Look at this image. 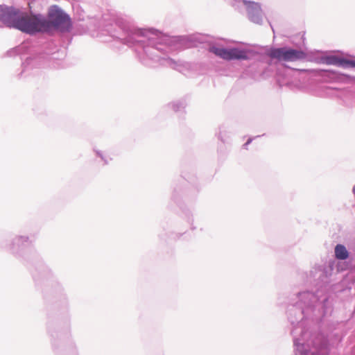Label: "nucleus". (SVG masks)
Listing matches in <instances>:
<instances>
[{"label":"nucleus","instance_id":"f03ea898","mask_svg":"<svg viewBox=\"0 0 355 355\" xmlns=\"http://www.w3.org/2000/svg\"><path fill=\"white\" fill-rule=\"evenodd\" d=\"M267 55L272 59L284 62H295L306 58V53L302 51L285 47L271 49L268 51Z\"/></svg>","mask_w":355,"mask_h":355},{"label":"nucleus","instance_id":"1a4fd4ad","mask_svg":"<svg viewBox=\"0 0 355 355\" xmlns=\"http://www.w3.org/2000/svg\"><path fill=\"white\" fill-rule=\"evenodd\" d=\"M353 192H354V193L355 194V186H354V188H353Z\"/></svg>","mask_w":355,"mask_h":355},{"label":"nucleus","instance_id":"423d86ee","mask_svg":"<svg viewBox=\"0 0 355 355\" xmlns=\"http://www.w3.org/2000/svg\"><path fill=\"white\" fill-rule=\"evenodd\" d=\"M248 12L250 20L259 24L261 21V10L259 4L254 2H248Z\"/></svg>","mask_w":355,"mask_h":355},{"label":"nucleus","instance_id":"7ed1b4c3","mask_svg":"<svg viewBox=\"0 0 355 355\" xmlns=\"http://www.w3.org/2000/svg\"><path fill=\"white\" fill-rule=\"evenodd\" d=\"M49 20L51 27L54 26L62 31L67 29L70 26V19L62 10L58 9L56 6H52L49 12Z\"/></svg>","mask_w":355,"mask_h":355},{"label":"nucleus","instance_id":"6e6552de","mask_svg":"<svg viewBox=\"0 0 355 355\" xmlns=\"http://www.w3.org/2000/svg\"><path fill=\"white\" fill-rule=\"evenodd\" d=\"M335 254L336 257L338 259L344 260L346 259L348 256V252L346 248L340 244H338L335 248Z\"/></svg>","mask_w":355,"mask_h":355},{"label":"nucleus","instance_id":"0eeeda50","mask_svg":"<svg viewBox=\"0 0 355 355\" xmlns=\"http://www.w3.org/2000/svg\"><path fill=\"white\" fill-rule=\"evenodd\" d=\"M324 62L327 64L338 65L342 67H355V60L340 58L336 56H327L324 58Z\"/></svg>","mask_w":355,"mask_h":355},{"label":"nucleus","instance_id":"20e7f679","mask_svg":"<svg viewBox=\"0 0 355 355\" xmlns=\"http://www.w3.org/2000/svg\"><path fill=\"white\" fill-rule=\"evenodd\" d=\"M210 51L220 57L223 59L231 60H247L248 58L247 51L239 49H224L212 47Z\"/></svg>","mask_w":355,"mask_h":355},{"label":"nucleus","instance_id":"39448f33","mask_svg":"<svg viewBox=\"0 0 355 355\" xmlns=\"http://www.w3.org/2000/svg\"><path fill=\"white\" fill-rule=\"evenodd\" d=\"M21 13L13 8H4L0 11V20L8 27L15 28Z\"/></svg>","mask_w":355,"mask_h":355},{"label":"nucleus","instance_id":"f257e3e1","mask_svg":"<svg viewBox=\"0 0 355 355\" xmlns=\"http://www.w3.org/2000/svg\"><path fill=\"white\" fill-rule=\"evenodd\" d=\"M15 28L28 34H34L48 31L51 28V23L38 16L21 13Z\"/></svg>","mask_w":355,"mask_h":355}]
</instances>
